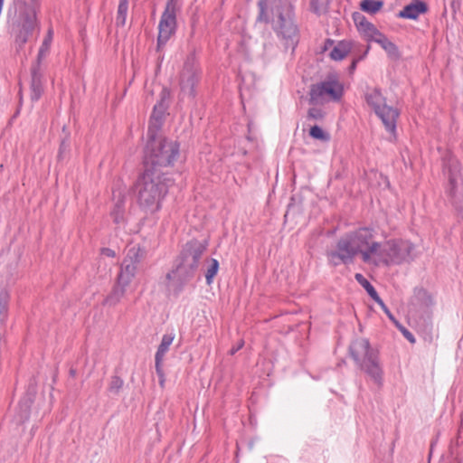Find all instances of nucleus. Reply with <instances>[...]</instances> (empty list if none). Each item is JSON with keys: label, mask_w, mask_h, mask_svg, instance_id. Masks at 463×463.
<instances>
[{"label": "nucleus", "mask_w": 463, "mask_h": 463, "mask_svg": "<svg viewBox=\"0 0 463 463\" xmlns=\"http://www.w3.org/2000/svg\"><path fill=\"white\" fill-rule=\"evenodd\" d=\"M357 248L350 233H346L337 241L335 250L326 251L328 262L334 267L350 264L360 254Z\"/></svg>", "instance_id": "obj_10"}, {"label": "nucleus", "mask_w": 463, "mask_h": 463, "mask_svg": "<svg viewBox=\"0 0 463 463\" xmlns=\"http://www.w3.org/2000/svg\"><path fill=\"white\" fill-rule=\"evenodd\" d=\"M146 255V251L145 248L138 244L134 245L128 249L127 256L123 261L128 264H133L134 267H137V264L145 259Z\"/></svg>", "instance_id": "obj_22"}, {"label": "nucleus", "mask_w": 463, "mask_h": 463, "mask_svg": "<svg viewBox=\"0 0 463 463\" xmlns=\"http://www.w3.org/2000/svg\"><path fill=\"white\" fill-rule=\"evenodd\" d=\"M353 48V43L351 41H340L331 50L329 56L334 61H342L345 59Z\"/></svg>", "instance_id": "obj_21"}, {"label": "nucleus", "mask_w": 463, "mask_h": 463, "mask_svg": "<svg viewBox=\"0 0 463 463\" xmlns=\"http://www.w3.org/2000/svg\"><path fill=\"white\" fill-rule=\"evenodd\" d=\"M136 272L137 267L123 261L116 283L127 288L134 279Z\"/></svg>", "instance_id": "obj_19"}, {"label": "nucleus", "mask_w": 463, "mask_h": 463, "mask_svg": "<svg viewBox=\"0 0 463 463\" xmlns=\"http://www.w3.org/2000/svg\"><path fill=\"white\" fill-rule=\"evenodd\" d=\"M52 34H53L52 30L49 29L46 36L44 37V39L43 41V43H42L41 47L39 49V52H38V55H37V61H36L37 64H41L42 60L49 52V50H50V47H51V43H52Z\"/></svg>", "instance_id": "obj_27"}, {"label": "nucleus", "mask_w": 463, "mask_h": 463, "mask_svg": "<svg viewBox=\"0 0 463 463\" xmlns=\"http://www.w3.org/2000/svg\"><path fill=\"white\" fill-rule=\"evenodd\" d=\"M243 345H244V341H243V340H241L237 345L233 346V347L230 350V354H234L236 352H238L240 349H241V348H242Z\"/></svg>", "instance_id": "obj_43"}, {"label": "nucleus", "mask_w": 463, "mask_h": 463, "mask_svg": "<svg viewBox=\"0 0 463 463\" xmlns=\"http://www.w3.org/2000/svg\"><path fill=\"white\" fill-rule=\"evenodd\" d=\"M111 215L114 218V222L116 223H120L123 221L124 218V209L123 205L120 203H118L115 205L114 210L111 213Z\"/></svg>", "instance_id": "obj_35"}, {"label": "nucleus", "mask_w": 463, "mask_h": 463, "mask_svg": "<svg viewBox=\"0 0 463 463\" xmlns=\"http://www.w3.org/2000/svg\"><path fill=\"white\" fill-rule=\"evenodd\" d=\"M310 7L317 14H320L323 11V8L319 5V0H310Z\"/></svg>", "instance_id": "obj_40"}, {"label": "nucleus", "mask_w": 463, "mask_h": 463, "mask_svg": "<svg viewBox=\"0 0 463 463\" xmlns=\"http://www.w3.org/2000/svg\"><path fill=\"white\" fill-rule=\"evenodd\" d=\"M175 335L173 334H165L162 337V341L157 348L155 355V360L163 361L164 356L169 349V346L173 343Z\"/></svg>", "instance_id": "obj_24"}, {"label": "nucleus", "mask_w": 463, "mask_h": 463, "mask_svg": "<svg viewBox=\"0 0 463 463\" xmlns=\"http://www.w3.org/2000/svg\"><path fill=\"white\" fill-rule=\"evenodd\" d=\"M28 5L35 7V11L37 13L39 11V7H40V0H31V3L30 4L28 3Z\"/></svg>", "instance_id": "obj_44"}, {"label": "nucleus", "mask_w": 463, "mask_h": 463, "mask_svg": "<svg viewBox=\"0 0 463 463\" xmlns=\"http://www.w3.org/2000/svg\"><path fill=\"white\" fill-rule=\"evenodd\" d=\"M8 22L19 48L30 42L40 29L35 7L29 5L25 0L14 1L13 9L9 10Z\"/></svg>", "instance_id": "obj_4"}, {"label": "nucleus", "mask_w": 463, "mask_h": 463, "mask_svg": "<svg viewBox=\"0 0 463 463\" xmlns=\"http://www.w3.org/2000/svg\"><path fill=\"white\" fill-rule=\"evenodd\" d=\"M173 183L168 174H155L151 170H144L135 184L139 206L150 213L160 210L161 203Z\"/></svg>", "instance_id": "obj_2"}, {"label": "nucleus", "mask_w": 463, "mask_h": 463, "mask_svg": "<svg viewBox=\"0 0 463 463\" xmlns=\"http://www.w3.org/2000/svg\"><path fill=\"white\" fill-rule=\"evenodd\" d=\"M356 281L366 290L368 295L375 301L380 302L381 298L378 295L374 287L362 275L361 273H356L354 276Z\"/></svg>", "instance_id": "obj_25"}, {"label": "nucleus", "mask_w": 463, "mask_h": 463, "mask_svg": "<svg viewBox=\"0 0 463 463\" xmlns=\"http://www.w3.org/2000/svg\"><path fill=\"white\" fill-rule=\"evenodd\" d=\"M70 150V144L66 141V140H62L61 142V145H60V147H59V152H58V160L59 161H61L64 159L66 154L69 152Z\"/></svg>", "instance_id": "obj_38"}, {"label": "nucleus", "mask_w": 463, "mask_h": 463, "mask_svg": "<svg viewBox=\"0 0 463 463\" xmlns=\"http://www.w3.org/2000/svg\"><path fill=\"white\" fill-rule=\"evenodd\" d=\"M367 105L381 118L385 129L392 134L396 131L397 118L400 112L397 109L386 104V98L379 88H373L364 94Z\"/></svg>", "instance_id": "obj_7"}, {"label": "nucleus", "mask_w": 463, "mask_h": 463, "mask_svg": "<svg viewBox=\"0 0 463 463\" xmlns=\"http://www.w3.org/2000/svg\"><path fill=\"white\" fill-rule=\"evenodd\" d=\"M377 304L380 305V307H382V309L384 311V313L388 316V317L394 323V320L395 317H393V315L392 314V312L390 311V309L386 307V305L384 304V302L383 301V299L381 298V301L380 302H376Z\"/></svg>", "instance_id": "obj_41"}, {"label": "nucleus", "mask_w": 463, "mask_h": 463, "mask_svg": "<svg viewBox=\"0 0 463 463\" xmlns=\"http://www.w3.org/2000/svg\"><path fill=\"white\" fill-rule=\"evenodd\" d=\"M349 233L358 247L363 261L370 263L372 255H377L381 249L380 243L373 241V231L364 227Z\"/></svg>", "instance_id": "obj_13"}, {"label": "nucleus", "mask_w": 463, "mask_h": 463, "mask_svg": "<svg viewBox=\"0 0 463 463\" xmlns=\"http://www.w3.org/2000/svg\"><path fill=\"white\" fill-rule=\"evenodd\" d=\"M309 136L317 140L327 142L330 140V135L324 131L319 126L315 125L309 129Z\"/></svg>", "instance_id": "obj_32"}, {"label": "nucleus", "mask_w": 463, "mask_h": 463, "mask_svg": "<svg viewBox=\"0 0 463 463\" xmlns=\"http://www.w3.org/2000/svg\"><path fill=\"white\" fill-rule=\"evenodd\" d=\"M378 35L379 39L376 40V43L387 52L391 59L399 60L401 58V53L397 45L390 41L383 33L380 32Z\"/></svg>", "instance_id": "obj_20"}, {"label": "nucleus", "mask_w": 463, "mask_h": 463, "mask_svg": "<svg viewBox=\"0 0 463 463\" xmlns=\"http://www.w3.org/2000/svg\"><path fill=\"white\" fill-rule=\"evenodd\" d=\"M126 293V288L115 284L113 287L111 292L105 298V299L102 302L103 306H109L114 307L117 304H118L121 300V298L124 297Z\"/></svg>", "instance_id": "obj_23"}, {"label": "nucleus", "mask_w": 463, "mask_h": 463, "mask_svg": "<svg viewBox=\"0 0 463 463\" xmlns=\"http://www.w3.org/2000/svg\"><path fill=\"white\" fill-rule=\"evenodd\" d=\"M394 325L396 327L400 330V332L402 334V335L411 343L414 344L416 342V339L411 332H410L405 326H403L401 323H399L397 320H394Z\"/></svg>", "instance_id": "obj_34"}, {"label": "nucleus", "mask_w": 463, "mask_h": 463, "mask_svg": "<svg viewBox=\"0 0 463 463\" xmlns=\"http://www.w3.org/2000/svg\"><path fill=\"white\" fill-rule=\"evenodd\" d=\"M349 354L357 367L364 372L377 385L383 383V368L377 349L372 347L367 338H356L349 345Z\"/></svg>", "instance_id": "obj_6"}, {"label": "nucleus", "mask_w": 463, "mask_h": 463, "mask_svg": "<svg viewBox=\"0 0 463 463\" xmlns=\"http://www.w3.org/2000/svg\"><path fill=\"white\" fill-rule=\"evenodd\" d=\"M384 3L382 0H363L360 3L362 11L371 14H374L381 10Z\"/></svg>", "instance_id": "obj_26"}, {"label": "nucleus", "mask_w": 463, "mask_h": 463, "mask_svg": "<svg viewBox=\"0 0 463 463\" xmlns=\"http://www.w3.org/2000/svg\"><path fill=\"white\" fill-rule=\"evenodd\" d=\"M334 44V41L331 39H326L323 47V51H326L328 48H330Z\"/></svg>", "instance_id": "obj_45"}, {"label": "nucleus", "mask_w": 463, "mask_h": 463, "mask_svg": "<svg viewBox=\"0 0 463 463\" xmlns=\"http://www.w3.org/2000/svg\"><path fill=\"white\" fill-rule=\"evenodd\" d=\"M162 363H163V361L155 360V367H156V374L159 378V385L161 388H164L165 383V373H164V371L162 368Z\"/></svg>", "instance_id": "obj_37"}, {"label": "nucleus", "mask_w": 463, "mask_h": 463, "mask_svg": "<svg viewBox=\"0 0 463 463\" xmlns=\"http://www.w3.org/2000/svg\"><path fill=\"white\" fill-rule=\"evenodd\" d=\"M413 250L414 245L409 241L394 239L386 241L378 255L384 257L383 261L387 266L400 265L414 259Z\"/></svg>", "instance_id": "obj_9"}, {"label": "nucleus", "mask_w": 463, "mask_h": 463, "mask_svg": "<svg viewBox=\"0 0 463 463\" xmlns=\"http://www.w3.org/2000/svg\"><path fill=\"white\" fill-rule=\"evenodd\" d=\"M219 269V262L216 259H210L207 261V269L205 272V279L208 285L213 283V278Z\"/></svg>", "instance_id": "obj_29"}, {"label": "nucleus", "mask_w": 463, "mask_h": 463, "mask_svg": "<svg viewBox=\"0 0 463 463\" xmlns=\"http://www.w3.org/2000/svg\"><path fill=\"white\" fill-rule=\"evenodd\" d=\"M325 112L318 108H310L307 111V118L313 120H323Z\"/></svg>", "instance_id": "obj_36"}, {"label": "nucleus", "mask_w": 463, "mask_h": 463, "mask_svg": "<svg viewBox=\"0 0 463 463\" xmlns=\"http://www.w3.org/2000/svg\"><path fill=\"white\" fill-rule=\"evenodd\" d=\"M377 39H379V35H377V34H371V35H367L366 36V40L370 41V42H375L376 43Z\"/></svg>", "instance_id": "obj_46"}, {"label": "nucleus", "mask_w": 463, "mask_h": 463, "mask_svg": "<svg viewBox=\"0 0 463 463\" xmlns=\"http://www.w3.org/2000/svg\"><path fill=\"white\" fill-rule=\"evenodd\" d=\"M101 254L107 257L114 258L116 256L115 250L109 248H102Z\"/></svg>", "instance_id": "obj_42"}, {"label": "nucleus", "mask_w": 463, "mask_h": 463, "mask_svg": "<svg viewBox=\"0 0 463 463\" xmlns=\"http://www.w3.org/2000/svg\"><path fill=\"white\" fill-rule=\"evenodd\" d=\"M159 100L155 104L149 119L147 137H155L161 129L166 110L169 107L170 91L164 88L159 95Z\"/></svg>", "instance_id": "obj_15"}, {"label": "nucleus", "mask_w": 463, "mask_h": 463, "mask_svg": "<svg viewBox=\"0 0 463 463\" xmlns=\"http://www.w3.org/2000/svg\"><path fill=\"white\" fill-rule=\"evenodd\" d=\"M256 24H271L277 36L284 42L286 50H295L299 30L295 22L294 6L289 0H258Z\"/></svg>", "instance_id": "obj_1"}, {"label": "nucleus", "mask_w": 463, "mask_h": 463, "mask_svg": "<svg viewBox=\"0 0 463 463\" xmlns=\"http://www.w3.org/2000/svg\"><path fill=\"white\" fill-rule=\"evenodd\" d=\"M124 386V380L118 376L113 375L108 385V392L112 395H118Z\"/></svg>", "instance_id": "obj_30"}, {"label": "nucleus", "mask_w": 463, "mask_h": 463, "mask_svg": "<svg viewBox=\"0 0 463 463\" xmlns=\"http://www.w3.org/2000/svg\"><path fill=\"white\" fill-rule=\"evenodd\" d=\"M428 12V5L425 2L415 0L410 5H405L398 14V17L416 20L420 14Z\"/></svg>", "instance_id": "obj_17"}, {"label": "nucleus", "mask_w": 463, "mask_h": 463, "mask_svg": "<svg viewBox=\"0 0 463 463\" xmlns=\"http://www.w3.org/2000/svg\"><path fill=\"white\" fill-rule=\"evenodd\" d=\"M33 399L29 396L23 398L19 402V409L21 411L20 421L28 420L30 414L31 405Z\"/></svg>", "instance_id": "obj_31"}, {"label": "nucleus", "mask_w": 463, "mask_h": 463, "mask_svg": "<svg viewBox=\"0 0 463 463\" xmlns=\"http://www.w3.org/2000/svg\"><path fill=\"white\" fill-rule=\"evenodd\" d=\"M201 80V70L195 55V51H192L184 62L183 69L179 76V99L193 100L196 96V86Z\"/></svg>", "instance_id": "obj_8"}, {"label": "nucleus", "mask_w": 463, "mask_h": 463, "mask_svg": "<svg viewBox=\"0 0 463 463\" xmlns=\"http://www.w3.org/2000/svg\"><path fill=\"white\" fill-rule=\"evenodd\" d=\"M31 99L37 101L43 92V73L41 72L40 64H33L31 68Z\"/></svg>", "instance_id": "obj_16"}, {"label": "nucleus", "mask_w": 463, "mask_h": 463, "mask_svg": "<svg viewBox=\"0 0 463 463\" xmlns=\"http://www.w3.org/2000/svg\"><path fill=\"white\" fill-rule=\"evenodd\" d=\"M370 49V46L368 45L366 50L364 51V54L358 58H354L352 61V63L349 66V71L352 73L355 71L357 63L368 53V51Z\"/></svg>", "instance_id": "obj_39"}, {"label": "nucleus", "mask_w": 463, "mask_h": 463, "mask_svg": "<svg viewBox=\"0 0 463 463\" xmlns=\"http://www.w3.org/2000/svg\"><path fill=\"white\" fill-rule=\"evenodd\" d=\"M176 28V3L168 0L158 24L157 50H160L175 33Z\"/></svg>", "instance_id": "obj_14"}, {"label": "nucleus", "mask_w": 463, "mask_h": 463, "mask_svg": "<svg viewBox=\"0 0 463 463\" xmlns=\"http://www.w3.org/2000/svg\"><path fill=\"white\" fill-rule=\"evenodd\" d=\"M70 375L72 376V377H75L76 375V370L75 369H71L70 370Z\"/></svg>", "instance_id": "obj_47"}, {"label": "nucleus", "mask_w": 463, "mask_h": 463, "mask_svg": "<svg viewBox=\"0 0 463 463\" xmlns=\"http://www.w3.org/2000/svg\"><path fill=\"white\" fill-rule=\"evenodd\" d=\"M343 96V86L337 80H324L311 85L309 103L322 104L328 99L339 100Z\"/></svg>", "instance_id": "obj_12"}, {"label": "nucleus", "mask_w": 463, "mask_h": 463, "mask_svg": "<svg viewBox=\"0 0 463 463\" xmlns=\"http://www.w3.org/2000/svg\"><path fill=\"white\" fill-rule=\"evenodd\" d=\"M128 10V0H119L117 16L116 25L123 27L126 24L127 14Z\"/></svg>", "instance_id": "obj_28"}, {"label": "nucleus", "mask_w": 463, "mask_h": 463, "mask_svg": "<svg viewBox=\"0 0 463 463\" xmlns=\"http://www.w3.org/2000/svg\"><path fill=\"white\" fill-rule=\"evenodd\" d=\"M449 182V194L458 214L463 218V175L457 160H449L448 164Z\"/></svg>", "instance_id": "obj_11"}, {"label": "nucleus", "mask_w": 463, "mask_h": 463, "mask_svg": "<svg viewBox=\"0 0 463 463\" xmlns=\"http://www.w3.org/2000/svg\"><path fill=\"white\" fill-rule=\"evenodd\" d=\"M179 143L165 137H148L144 156V170L167 174L165 169L174 165L179 156Z\"/></svg>", "instance_id": "obj_3"}, {"label": "nucleus", "mask_w": 463, "mask_h": 463, "mask_svg": "<svg viewBox=\"0 0 463 463\" xmlns=\"http://www.w3.org/2000/svg\"><path fill=\"white\" fill-rule=\"evenodd\" d=\"M206 250V243L198 240H191L185 243L176 260L175 269L168 272L166 279H177L183 286L194 278L202 255Z\"/></svg>", "instance_id": "obj_5"}, {"label": "nucleus", "mask_w": 463, "mask_h": 463, "mask_svg": "<svg viewBox=\"0 0 463 463\" xmlns=\"http://www.w3.org/2000/svg\"><path fill=\"white\" fill-rule=\"evenodd\" d=\"M417 299L426 307H430L433 305V298L430 294L424 288H420L416 292Z\"/></svg>", "instance_id": "obj_33"}, {"label": "nucleus", "mask_w": 463, "mask_h": 463, "mask_svg": "<svg viewBox=\"0 0 463 463\" xmlns=\"http://www.w3.org/2000/svg\"><path fill=\"white\" fill-rule=\"evenodd\" d=\"M353 20L357 30L362 33L365 37L371 34H379L380 31L374 24L370 23L364 14L359 12L353 14Z\"/></svg>", "instance_id": "obj_18"}]
</instances>
